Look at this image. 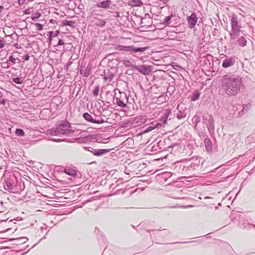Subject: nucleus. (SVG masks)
<instances>
[{
  "mask_svg": "<svg viewBox=\"0 0 255 255\" xmlns=\"http://www.w3.org/2000/svg\"><path fill=\"white\" fill-rule=\"evenodd\" d=\"M220 83V92L224 97L236 96L243 85L242 78L231 74L223 76Z\"/></svg>",
  "mask_w": 255,
  "mask_h": 255,
  "instance_id": "1",
  "label": "nucleus"
},
{
  "mask_svg": "<svg viewBox=\"0 0 255 255\" xmlns=\"http://www.w3.org/2000/svg\"><path fill=\"white\" fill-rule=\"evenodd\" d=\"M71 124L67 121H62L56 125V127L47 130V134L53 136H61L74 133Z\"/></svg>",
  "mask_w": 255,
  "mask_h": 255,
  "instance_id": "2",
  "label": "nucleus"
},
{
  "mask_svg": "<svg viewBox=\"0 0 255 255\" xmlns=\"http://www.w3.org/2000/svg\"><path fill=\"white\" fill-rule=\"evenodd\" d=\"M114 101H115V103L119 107L125 108L127 107L128 104H132V102H133V99L129 95L128 96L126 93L119 91L118 94H115Z\"/></svg>",
  "mask_w": 255,
  "mask_h": 255,
  "instance_id": "3",
  "label": "nucleus"
},
{
  "mask_svg": "<svg viewBox=\"0 0 255 255\" xmlns=\"http://www.w3.org/2000/svg\"><path fill=\"white\" fill-rule=\"evenodd\" d=\"M231 31L230 36L232 39H236L239 35L241 26L239 24L237 15H232L231 19Z\"/></svg>",
  "mask_w": 255,
  "mask_h": 255,
  "instance_id": "4",
  "label": "nucleus"
},
{
  "mask_svg": "<svg viewBox=\"0 0 255 255\" xmlns=\"http://www.w3.org/2000/svg\"><path fill=\"white\" fill-rule=\"evenodd\" d=\"M147 49V47H136L133 45L124 46L118 45L116 47V50L119 51H123L130 54H136L137 53H142L144 52Z\"/></svg>",
  "mask_w": 255,
  "mask_h": 255,
  "instance_id": "5",
  "label": "nucleus"
},
{
  "mask_svg": "<svg viewBox=\"0 0 255 255\" xmlns=\"http://www.w3.org/2000/svg\"><path fill=\"white\" fill-rule=\"evenodd\" d=\"M102 18L103 15L98 13H92L88 17L92 25L104 27L106 24V21Z\"/></svg>",
  "mask_w": 255,
  "mask_h": 255,
  "instance_id": "6",
  "label": "nucleus"
},
{
  "mask_svg": "<svg viewBox=\"0 0 255 255\" xmlns=\"http://www.w3.org/2000/svg\"><path fill=\"white\" fill-rule=\"evenodd\" d=\"M16 180L17 178L14 175H10L7 178L5 181V185H4V189L6 190H7L10 192L13 193L14 190L13 188L14 187V184H15Z\"/></svg>",
  "mask_w": 255,
  "mask_h": 255,
  "instance_id": "7",
  "label": "nucleus"
},
{
  "mask_svg": "<svg viewBox=\"0 0 255 255\" xmlns=\"http://www.w3.org/2000/svg\"><path fill=\"white\" fill-rule=\"evenodd\" d=\"M203 122L207 126V127L211 133L215 129L214 121L211 115H207L203 117Z\"/></svg>",
  "mask_w": 255,
  "mask_h": 255,
  "instance_id": "8",
  "label": "nucleus"
},
{
  "mask_svg": "<svg viewBox=\"0 0 255 255\" xmlns=\"http://www.w3.org/2000/svg\"><path fill=\"white\" fill-rule=\"evenodd\" d=\"M83 117L85 119V120H86L87 122H90L92 123L101 124H103V123L107 122L103 118H101L100 119H94L88 113H84L83 115Z\"/></svg>",
  "mask_w": 255,
  "mask_h": 255,
  "instance_id": "9",
  "label": "nucleus"
},
{
  "mask_svg": "<svg viewBox=\"0 0 255 255\" xmlns=\"http://www.w3.org/2000/svg\"><path fill=\"white\" fill-rule=\"evenodd\" d=\"M147 121L146 116L145 115H139L134 118L132 120V124L135 126H140L144 124Z\"/></svg>",
  "mask_w": 255,
  "mask_h": 255,
  "instance_id": "10",
  "label": "nucleus"
},
{
  "mask_svg": "<svg viewBox=\"0 0 255 255\" xmlns=\"http://www.w3.org/2000/svg\"><path fill=\"white\" fill-rule=\"evenodd\" d=\"M134 69L145 75L148 74L152 71L151 66L148 65H136L134 67Z\"/></svg>",
  "mask_w": 255,
  "mask_h": 255,
  "instance_id": "11",
  "label": "nucleus"
},
{
  "mask_svg": "<svg viewBox=\"0 0 255 255\" xmlns=\"http://www.w3.org/2000/svg\"><path fill=\"white\" fill-rule=\"evenodd\" d=\"M175 13L172 12L170 15L166 16L164 18L162 23L165 25L173 26L174 24H176V23L173 22L175 20Z\"/></svg>",
  "mask_w": 255,
  "mask_h": 255,
  "instance_id": "12",
  "label": "nucleus"
},
{
  "mask_svg": "<svg viewBox=\"0 0 255 255\" xmlns=\"http://www.w3.org/2000/svg\"><path fill=\"white\" fill-rule=\"evenodd\" d=\"M187 20L189 27L190 28H194L197 21L196 14L195 12H193L190 16L187 17Z\"/></svg>",
  "mask_w": 255,
  "mask_h": 255,
  "instance_id": "13",
  "label": "nucleus"
},
{
  "mask_svg": "<svg viewBox=\"0 0 255 255\" xmlns=\"http://www.w3.org/2000/svg\"><path fill=\"white\" fill-rule=\"evenodd\" d=\"M25 186L24 183L22 182H18L17 180L15 184H14L13 193L19 194L23 190Z\"/></svg>",
  "mask_w": 255,
  "mask_h": 255,
  "instance_id": "14",
  "label": "nucleus"
},
{
  "mask_svg": "<svg viewBox=\"0 0 255 255\" xmlns=\"http://www.w3.org/2000/svg\"><path fill=\"white\" fill-rule=\"evenodd\" d=\"M177 109L178 110V112L176 116L178 120H181L185 118L186 116V113H185L186 108H183L182 107H180V105H178Z\"/></svg>",
  "mask_w": 255,
  "mask_h": 255,
  "instance_id": "15",
  "label": "nucleus"
},
{
  "mask_svg": "<svg viewBox=\"0 0 255 255\" xmlns=\"http://www.w3.org/2000/svg\"><path fill=\"white\" fill-rule=\"evenodd\" d=\"M235 59L233 57L225 59L222 63V66L224 68H228L233 66L235 64Z\"/></svg>",
  "mask_w": 255,
  "mask_h": 255,
  "instance_id": "16",
  "label": "nucleus"
},
{
  "mask_svg": "<svg viewBox=\"0 0 255 255\" xmlns=\"http://www.w3.org/2000/svg\"><path fill=\"white\" fill-rule=\"evenodd\" d=\"M110 150L111 149H94L93 154L94 155L100 156L109 152Z\"/></svg>",
  "mask_w": 255,
  "mask_h": 255,
  "instance_id": "17",
  "label": "nucleus"
},
{
  "mask_svg": "<svg viewBox=\"0 0 255 255\" xmlns=\"http://www.w3.org/2000/svg\"><path fill=\"white\" fill-rule=\"evenodd\" d=\"M122 63L127 67L132 68L134 69V67L136 65L134 64L133 60H130L128 59H123L122 60Z\"/></svg>",
  "mask_w": 255,
  "mask_h": 255,
  "instance_id": "18",
  "label": "nucleus"
},
{
  "mask_svg": "<svg viewBox=\"0 0 255 255\" xmlns=\"http://www.w3.org/2000/svg\"><path fill=\"white\" fill-rule=\"evenodd\" d=\"M112 2L110 0H106L101 2H100L98 4V6L103 8H108L110 7Z\"/></svg>",
  "mask_w": 255,
  "mask_h": 255,
  "instance_id": "19",
  "label": "nucleus"
},
{
  "mask_svg": "<svg viewBox=\"0 0 255 255\" xmlns=\"http://www.w3.org/2000/svg\"><path fill=\"white\" fill-rule=\"evenodd\" d=\"M204 144L206 149L208 152H211L213 149L212 143L209 138H206L204 139Z\"/></svg>",
  "mask_w": 255,
  "mask_h": 255,
  "instance_id": "20",
  "label": "nucleus"
},
{
  "mask_svg": "<svg viewBox=\"0 0 255 255\" xmlns=\"http://www.w3.org/2000/svg\"><path fill=\"white\" fill-rule=\"evenodd\" d=\"M171 116V109H167L166 111V113L165 114L164 116L162 118V119L161 120V122L163 123V124L164 125L166 124V120L169 118L170 120L171 119L170 116Z\"/></svg>",
  "mask_w": 255,
  "mask_h": 255,
  "instance_id": "21",
  "label": "nucleus"
},
{
  "mask_svg": "<svg viewBox=\"0 0 255 255\" xmlns=\"http://www.w3.org/2000/svg\"><path fill=\"white\" fill-rule=\"evenodd\" d=\"M69 26L74 27L76 26V22L75 21L63 20L61 22V26Z\"/></svg>",
  "mask_w": 255,
  "mask_h": 255,
  "instance_id": "22",
  "label": "nucleus"
},
{
  "mask_svg": "<svg viewBox=\"0 0 255 255\" xmlns=\"http://www.w3.org/2000/svg\"><path fill=\"white\" fill-rule=\"evenodd\" d=\"M91 68L89 67H81L80 69V73L84 77H87L90 73Z\"/></svg>",
  "mask_w": 255,
  "mask_h": 255,
  "instance_id": "23",
  "label": "nucleus"
},
{
  "mask_svg": "<svg viewBox=\"0 0 255 255\" xmlns=\"http://www.w3.org/2000/svg\"><path fill=\"white\" fill-rule=\"evenodd\" d=\"M237 43L239 45L244 47L247 45V41L244 36H242L238 38Z\"/></svg>",
  "mask_w": 255,
  "mask_h": 255,
  "instance_id": "24",
  "label": "nucleus"
},
{
  "mask_svg": "<svg viewBox=\"0 0 255 255\" xmlns=\"http://www.w3.org/2000/svg\"><path fill=\"white\" fill-rule=\"evenodd\" d=\"M64 172L72 177H75L76 175V171L70 168L64 169Z\"/></svg>",
  "mask_w": 255,
  "mask_h": 255,
  "instance_id": "25",
  "label": "nucleus"
},
{
  "mask_svg": "<svg viewBox=\"0 0 255 255\" xmlns=\"http://www.w3.org/2000/svg\"><path fill=\"white\" fill-rule=\"evenodd\" d=\"M59 33L60 32L58 30L55 31H49L47 35H49V39L50 41H51L52 38L56 37L59 35Z\"/></svg>",
  "mask_w": 255,
  "mask_h": 255,
  "instance_id": "26",
  "label": "nucleus"
},
{
  "mask_svg": "<svg viewBox=\"0 0 255 255\" xmlns=\"http://www.w3.org/2000/svg\"><path fill=\"white\" fill-rule=\"evenodd\" d=\"M200 164V159L199 158H196L193 162H192L190 164V166L195 168L196 167H198L199 166Z\"/></svg>",
  "mask_w": 255,
  "mask_h": 255,
  "instance_id": "27",
  "label": "nucleus"
},
{
  "mask_svg": "<svg viewBox=\"0 0 255 255\" xmlns=\"http://www.w3.org/2000/svg\"><path fill=\"white\" fill-rule=\"evenodd\" d=\"M201 121L200 117L199 115H196L192 119V122L195 124L196 126Z\"/></svg>",
  "mask_w": 255,
  "mask_h": 255,
  "instance_id": "28",
  "label": "nucleus"
},
{
  "mask_svg": "<svg viewBox=\"0 0 255 255\" xmlns=\"http://www.w3.org/2000/svg\"><path fill=\"white\" fill-rule=\"evenodd\" d=\"M15 133L16 134V135L19 136H23L25 134L23 130L20 128L16 129Z\"/></svg>",
  "mask_w": 255,
  "mask_h": 255,
  "instance_id": "29",
  "label": "nucleus"
},
{
  "mask_svg": "<svg viewBox=\"0 0 255 255\" xmlns=\"http://www.w3.org/2000/svg\"><path fill=\"white\" fill-rule=\"evenodd\" d=\"M164 125L163 123L160 121V122H156V123H153L151 124V127H153V128L154 129L156 128H159L163 126Z\"/></svg>",
  "mask_w": 255,
  "mask_h": 255,
  "instance_id": "30",
  "label": "nucleus"
},
{
  "mask_svg": "<svg viewBox=\"0 0 255 255\" xmlns=\"http://www.w3.org/2000/svg\"><path fill=\"white\" fill-rule=\"evenodd\" d=\"M200 95V94L198 92L194 93L191 97V100L193 101H196L199 99Z\"/></svg>",
  "mask_w": 255,
  "mask_h": 255,
  "instance_id": "31",
  "label": "nucleus"
},
{
  "mask_svg": "<svg viewBox=\"0 0 255 255\" xmlns=\"http://www.w3.org/2000/svg\"><path fill=\"white\" fill-rule=\"evenodd\" d=\"M12 80L13 82L17 84H22L23 83L22 80L18 77L13 78L12 79Z\"/></svg>",
  "mask_w": 255,
  "mask_h": 255,
  "instance_id": "32",
  "label": "nucleus"
},
{
  "mask_svg": "<svg viewBox=\"0 0 255 255\" xmlns=\"http://www.w3.org/2000/svg\"><path fill=\"white\" fill-rule=\"evenodd\" d=\"M100 90V87L99 86H97L95 87L94 91H93V95L94 96H97L98 95L99 92Z\"/></svg>",
  "mask_w": 255,
  "mask_h": 255,
  "instance_id": "33",
  "label": "nucleus"
},
{
  "mask_svg": "<svg viewBox=\"0 0 255 255\" xmlns=\"http://www.w3.org/2000/svg\"><path fill=\"white\" fill-rule=\"evenodd\" d=\"M35 26L37 28V29L39 31L42 30L43 29V25L39 23H36L34 24Z\"/></svg>",
  "mask_w": 255,
  "mask_h": 255,
  "instance_id": "34",
  "label": "nucleus"
},
{
  "mask_svg": "<svg viewBox=\"0 0 255 255\" xmlns=\"http://www.w3.org/2000/svg\"><path fill=\"white\" fill-rule=\"evenodd\" d=\"M114 75L113 74H110L109 76H105L104 78L106 80H108L109 82H110L113 78Z\"/></svg>",
  "mask_w": 255,
  "mask_h": 255,
  "instance_id": "35",
  "label": "nucleus"
},
{
  "mask_svg": "<svg viewBox=\"0 0 255 255\" xmlns=\"http://www.w3.org/2000/svg\"><path fill=\"white\" fill-rule=\"evenodd\" d=\"M6 44V41L3 39H0V49L4 47Z\"/></svg>",
  "mask_w": 255,
  "mask_h": 255,
  "instance_id": "36",
  "label": "nucleus"
},
{
  "mask_svg": "<svg viewBox=\"0 0 255 255\" xmlns=\"http://www.w3.org/2000/svg\"><path fill=\"white\" fill-rule=\"evenodd\" d=\"M135 3V5L137 6H141L143 5V2L140 0H137L134 1Z\"/></svg>",
  "mask_w": 255,
  "mask_h": 255,
  "instance_id": "37",
  "label": "nucleus"
},
{
  "mask_svg": "<svg viewBox=\"0 0 255 255\" xmlns=\"http://www.w3.org/2000/svg\"><path fill=\"white\" fill-rule=\"evenodd\" d=\"M84 149L87 150L93 153L94 149L91 147H83Z\"/></svg>",
  "mask_w": 255,
  "mask_h": 255,
  "instance_id": "38",
  "label": "nucleus"
},
{
  "mask_svg": "<svg viewBox=\"0 0 255 255\" xmlns=\"http://www.w3.org/2000/svg\"><path fill=\"white\" fill-rule=\"evenodd\" d=\"M9 59V61H11V62H12L13 64H15L16 63V59H15L13 56L11 55L8 58Z\"/></svg>",
  "mask_w": 255,
  "mask_h": 255,
  "instance_id": "39",
  "label": "nucleus"
},
{
  "mask_svg": "<svg viewBox=\"0 0 255 255\" xmlns=\"http://www.w3.org/2000/svg\"><path fill=\"white\" fill-rule=\"evenodd\" d=\"M65 43L63 40L59 39L58 43L55 45V46L63 45Z\"/></svg>",
  "mask_w": 255,
  "mask_h": 255,
  "instance_id": "40",
  "label": "nucleus"
},
{
  "mask_svg": "<svg viewBox=\"0 0 255 255\" xmlns=\"http://www.w3.org/2000/svg\"><path fill=\"white\" fill-rule=\"evenodd\" d=\"M7 101V99H4L2 98L1 100H0V105H4L6 104V102Z\"/></svg>",
  "mask_w": 255,
  "mask_h": 255,
  "instance_id": "41",
  "label": "nucleus"
},
{
  "mask_svg": "<svg viewBox=\"0 0 255 255\" xmlns=\"http://www.w3.org/2000/svg\"><path fill=\"white\" fill-rule=\"evenodd\" d=\"M153 129V127H151L150 126H149L146 128V129L145 130V132H149V131L152 130Z\"/></svg>",
  "mask_w": 255,
  "mask_h": 255,
  "instance_id": "42",
  "label": "nucleus"
},
{
  "mask_svg": "<svg viewBox=\"0 0 255 255\" xmlns=\"http://www.w3.org/2000/svg\"><path fill=\"white\" fill-rule=\"evenodd\" d=\"M27 0H18V3L19 5H22L25 3Z\"/></svg>",
  "mask_w": 255,
  "mask_h": 255,
  "instance_id": "43",
  "label": "nucleus"
},
{
  "mask_svg": "<svg viewBox=\"0 0 255 255\" xmlns=\"http://www.w3.org/2000/svg\"><path fill=\"white\" fill-rule=\"evenodd\" d=\"M159 0L161 2H162V3L166 5L170 0Z\"/></svg>",
  "mask_w": 255,
  "mask_h": 255,
  "instance_id": "44",
  "label": "nucleus"
},
{
  "mask_svg": "<svg viewBox=\"0 0 255 255\" xmlns=\"http://www.w3.org/2000/svg\"><path fill=\"white\" fill-rule=\"evenodd\" d=\"M19 240H21V241L23 242V243H25L27 241L28 239L26 237H22L19 238Z\"/></svg>",
  "mask_w": 255,
  "mask_h": 255,
  "instance_id": "45",
  "label": "nucleus"
},
{
  "mask_svg": "<svg viewBox=\"0 0 255 255\" xmlns=\"http://www.w3.org/2000/svg\"><path fill=\"white\" fill-rule=\"evenodd\" d=\"M94 118H95L94 119H100L101 118H102L101 117V116H102V115L98 116L96 114L94 113Z\"/></svg>",
  "mask_w": 255,
  "mask_h": 255,
  "instance_id": "46",
  "label": "nucleus"
},
{
  "mask_svg": "<svg viewBox=\"0 0 255 255\" xmlns=\"http://www.w3.org/2000/svg\"><path fill=\"white\" fill-rule=\"evenodd\" d=\"M23 59L26 61H27L29 59V56L28 54H25L23 56Z\"/></svg>",
  "mask_w": 255,
  "mask_h": 255,
  "instance_id": "47",
  "label": "nucleus"
},
{
  "mask_svg": "<svg viewBox=\"0 0 255 255\" xmlns=\"http://www.w3.org/2000/svg\"><path fill=\"white\" fill-rule=\"evenodd\" d=\"M3 9L4 7L2 5H0V13L1 12Z\"/></svg>",
  "mask_w": 255,
  "mask_h": 255,
  "instance_id": "48",
  "label": "nucleus"
},
{
  "mask_svg": "<svg viewBox=\"0 0 255 255\" xmlns=\"http://www.w3.org/2000/svg\"><path fill=\"white\" fill-rule=\"evenodd\" d=\"M38 17H35V16L32 17V20L33 21H35L36 19H37L38 18Z\"/></svg>",
  "mask_w": 255,
  "mask_h": 255,
  "instance_id": "49",
  "label": "nucleus"
},
{
  "mask_svg": "<svg viewBox=\"0 0 255 255\" xmlns=\"http://www.w3.org/2000/svg\"><path fill=\"white\" fill-rule=\"evenodd\" d=\"M3 98V95L1 93V92H0V100H1V99H2Z\"/></svg>",
  "mask_w": 255,
  "mask_h": 255,
  "instance_id": "50",
  "label": "nucleus"
},
{
  "mask_svg": "<svg viewBox=\"0 0 255 255\" xmlns=\"http://www.w3.org/2000/svg\"><path fill=\"white\" fill-rule=\"evenodd\" d=\"M53 140L55 141H57V142H59V141H61V140L60 139H54Z\"/></svg>",
  "mask_w": 255,
  "mask_h": 255,
  "instance_id": "51",
  "label": "nucleus"
},
{
  "mask_svg": "<svg viewBox=\"0 0 255 255\" xmlns=\"http://www.w3.org/2000/svg\"><path fill=\"white\" fill-rule=\"evenodd\" d=\"M193 207V206L190 205V206H184V207H183V208H190V207Z\"/></svg>",
  "mask_w": 255,
  "mask_h": 255,
  "instance_id": "52",
  "label": "nucleus"
},
{
  "mask_svg": "<svg viewBox=\"0 0 255 255\" xmlns=\"http://www.w3.org/2000/svg\"><path fill=\"white\" fill-rule=\"evenodd\" d=\"M27 10H25V11H24V13H25V14H27V13H28V12H27Z\"/></svg>",
  "mask_w": 255,
  "mask_h": 255,
  "instance_id": "53",
  "label": "nucleus"
},
{
  "mask_svg": "<svg viewBox=\"0 0 255 255\" xmlns=\"http://www.w3.org/2000/svg\"><path fill=\"white\" fill-rule=\"evenodd\" d=\"M28 252H29V250H28V251H27V252H26V253H24V254H23L24 255V254H26L27 253H28Z\"/></svg>",
  "mask_w": 255,
  "mask_h": 255,
  "instance_id": "54",
  "label": "nucleus"
},
{
  "mask_svg": "<svg viewBox=\"0 0 255 255\" xmlns=\"http://www.w3.org/2000/svg\"><path fill=\"white\" fill-rule=\"evenodd\" d=\"M28 252H29V250H28V251H27V252H26V253H24V254H23L24 255V254H26L27 253H28Z\"/></svg>",
  "mask_w": 255,
  "mask_h": 255,
  "instance_id": "55",
  "label": "nucleus"
},
{
  "mask_svg": "<svg viewBox=\"0 0 255 255\" xmlns=\"http://www.w3.org/2000/svg\"><path fill=\"white\" fill-rule=\"evenodd\" d=\"M189 243V242H183V243H184V244H185V243Z\"/></svg>",
  "mask_w": 255,
  "mask_h": 255,
  "instance_id": "56",
  "label": "nucleus"
},
{
  "mask_svg": "<svg viewBox=\"0 0 255 255\" xmlns=\"http://www.w3.org/2000/svg\"><path fill=\"white\" fill-rule=\"evenodd\" d=\"M53 19H51V20H50V22L52 23V22H53Z\"/></svg>",
  "mask_w": 255,
  "mask_h": 255,
  "instance_id": "57",
  "label": "nucleus"
}]
</instances>
